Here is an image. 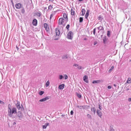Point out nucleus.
I'll list each match as a JSON object with an SVG mask.
<instances>
[{"label": "nucleus", "instance_id": "obj_50", "mask_svg": "<svg viewBox=\"0 0 131 131\" xmlns=\"http://www.w3.org/2000/svg\"><path fill=\"white\" fill-rule=\"evenodd\" d=\"M103 41H104V42H105V39H103Z\"/></svg>", "mask_w": 131, "mask_h": 131}, {"label": "nucleus", "instance_id": "obj_42", "mask_svg": "<svg viewBox=\"0 0 131 131\" xmlns=\"http://www.w3.org/2000/svg\"><path fill=\"white\" fill-rule=\"evenodd\" d=\"M73 113H74L73 111H71V115H73Z\"/></svg>", "mask_w": 131, "mask_h": 131}, {"label": "nucleus", "instance_id": "obj_20", "mask_svg": "<svg viewBox=\"0 0 131 131\" xmlns=\"http://www.w3.org/2000/svg\"><path fill=\"white\" fill-rule=\"evenodd\" d=\"M114 69V67L113 66L111 68V69L108 70V72L110 73H111V71Z\"/></svg>", "mask_w": 131, "mask_h": 131}, {"label": "nucleus", "instance_id": "obj_16", "mask_svg": "<svg viewBox=\"0 0 131 131\" xmlns=\"http://www.w3.org/2000/svg\"><path fill=\"white\" fill-rule=\"evenodd\" d=\"M81 12H82V16H84V14H85V9H82V11H81Z\"/></svg>", "mask_w": 131, "mask_h": 131}, {"label": "nucleus", "instance_id": "obj_2", "mask_svg": "<svg viewBox=\"0 0 131 131\" xmlns=\"http://www.w3.org/2000/svg\"><path fill=\"white\" fill-rule=\"evenodd\" d=\"M68 22L67 19H64L63 17H61L58 20V25H61V26H65L66 23Z\"/></svg>", "mask_w": 131, "mask_h": 131}, {"label": "nucleus", "instance_id": "obj_25", "mask_svg": "<svg viewBox=\"0 0 131 131\" xmlns=\"http://www.w3.org/2000/svg\"><path fill=\"white\" fill-rule=\"evenodd\" d=\"M43 94H45V92L43 91H41L39 93V94L40 95V96H42V95H43Z\"/></svg>", "mask_w": 131, "mask_h": 131}, {"label": "nucleus", "instance_id": "obj_19", "mask_svg": "<svg viewBox=\"0 0 131 131\" xmlns=\"http://www.w3.org/2000/svg\"><path fill=\"white\" fill-rule=\"evenodd\" d=\"M36 16H37V17H40L41 16V13H40V12H37L36 13Z\"/></svg>", "mask_w": 131, "mask_h": 131}, {"label": "nucleus", "instance_id": "obj_17", "mask_svg": "<svg viewBox=\"0 0 131 131\" xmlns=\"http://www.w3.org/2000/svg\"><path fill=\"white\" fill-rule=\"evenodd\" d=\"M49 125V123H46L42 126L43 128H47V127Z\"/></svg>", "mask_w": 131, "mask_h": 131}, {"label": "nucleus", "instance_id": "obj_23", "mask_svg": "<svg viewBox=\"0 0 131 131\" xmlns=\"http://www.w3.org/2000/svg\"><path fill=\"white\" fill-rule=\"evenodd\" d=\"M83 18L80 17L79 18V22H80V23H82V22H83Z\"/></svg>", "mask_w": 131, "mask_h": 131}, {"label": "nucleus", "instance_id": "obj_28", "mask_svg": "<svg viewBox=\"0 0 131 131\" xmlns=\"http://www.w3.org/2000/svg\"><path fill=\"white\" fill-rule=\"evenodd\" d=\"M93 34L94 35H96V28L94 29L93 30Z\"/></svg>", "mask_w": 131, "mask_h": 131}, {"label": "nucleus", "instance_id": "obj_12", "mask_svg": "<svg viewBox=\"0 0 131 131\" xmlns=\"http://www.w3.org/2000/svg\"><path fill=\"white\" fill-rule=\"evenodd\" d=\"M16 108H17L18 110H20V109H21V106H20V102L17 101L16 104Z\"/></svg>", "mask_w": 131, "mask_h": 131}, {"label": "nucleus", "instance_id": "obj_34", "mask_svg": "<svg viewBox=\"0 0 131 131\" xmlns=\"http://www.w3.org/2000/svg\"><path fill=\"white\" fill-rule=\"evenodd\" d=\"M93 111L94 112V114H96V108H95V107H93Z\"/></svg>", "mask_w": 131, "mask_h": 131}, {"label": "nucleus", "instance_id": "obj_26", "mask_svg": "<svg viewBox=\"0 0 131 131\" xmlns=\"http://www.w3.org/2000/svg\"><path fill=\"white\" fill-rule=\"evenodd\" d=\"M49 10H52L53 9V6L52 5H50L48 7Z\"/></svg>", "mask_w": 131, "mask_h": 131}, {"label": "nucleus", "instance_id": "obj_32", "mask_svg": "<svg viewBox=\"0 0 131 131\" xmlns=\"http://www.w3.org/2000/svg\"><path fill=\"white\" fill-rule=\"evenodd\" d=\"M64 76L65 79H68V76H67V75H64Z\"/></svg>", "mask_w": 131, "mask_h": 131}, {"label": "nucleus", "instance_id": "obj_8", "mask_svg": "<svg viewBox=\"0 0 131 131\" xmlns=\"http://www.w3.org/2000/svg\"><path fill=\"white\" fill-rule=\"evenodd\" d=\"M83 80H84V81L85 82H86V83H89V80H88V76L85 75V76L83 77Z\"/></svg>", "mask_w": 131, "mask_h": 131}, {"label": "nucleus", "instance_id": "obj_45", "mask_svg": "<svg viewBox=\"0 0 131 131\" xmlns=\"http://www.w3.org/2000/svg\"><path fill=\"white\" fill-rule=\"evenodd\" d=\"M128 101H129V102H130V101H131V98H128Z\"/></svg>", "mask_w": 131, "mask_h": 131}, {"label": "nucleus", "instance_id": "obj_27", "mask_svg": "<svg viewBox=\"0 0 131 131\" xmlns=\"http://www.w3.org/2000/svg\"><path fill=\"white\" fill-rule=\"evenodd\" d=\"M89 14H88V13H86L85 14V18H86V19H87L88 18V17H89Z\"/></svg>", "mask_w": 131, "mask_h": 131}, {"label": "nucleus", "instance_id": "obj_40", "mask_svg": "<svg viewBox=\"0 0 131 131\" xmlns=\"http://www.w3.org/2000/svg\"><path fill=\"white\" fill-rule=\"evenodd\" d=\"M73 66H75V67H78V64H74Z\"/></svg>", "mask_w": 131, "mask_h": 131}, {"label": "nucleus", "instance_id": "obj_41", "mask_svg": "<svg viewBox=\"0 0 131 131\" xmlns=\"http://www.w3.org/2000/svg\"><path fill=\"white\" fill-rule=\"evenodd\" d=\"M86 14H90V10H87Z\"/></svg>", "mask_w": 131, "mask_h": 131}, {"label": "nucleus", "instance_id": "obj_43", "mask_svg": "<svg viewBox=\"0 0 131 131\" xmlns=\"http://www.w3.org/2000/svg\"><path fill=\"white\" fill-rule=\"evenodd\" d=\"M111 86H110V85H108V86H107V88L109 89V90H110L111 89Z\"/></svg>", "mask_w": 131, "mask_h": 131}, {"label": "nucleus", "instance_id": "obj_6", "mask_svg": "<svg viewBox=\"0 0 131 131\" xmlns=\"http://www.w3.org/2000/svg\"><path fill=\"white\" fill-rule=\"evenodd\" d=\"M71 14L72 16H75V9L74 8H72L71 9Z\"/></svg>", "mask_w": 131, "mask_h": 131}, {"label": "nucleus", "instance_id": "obj_5", "mask_svg": "<svg viewBox=\"0 0 131 131\" xmlns=\"http://www.w3.org/2000/svg\"><path fill=\"white\" fill-rule=\"evenodd\" d=\"M44 28H45L46 31H50V27H49V25L47 23H45L43 24Z\"/></svg>", "mask_w": 131, "mask_h": 131}, {"label": "nucleus", "instance_id": "obj_36", "mask_svg": "<svg viewBox=\"0 0 131 131\" xmlns=\"http://www.w3.org/2000/svg\"><path fill=\"white\" fill-rule=\"evenodd\" d=\"M98 20H102V16H101V15H100V16L98 17Z\"/></svg>", "mask_w": 131, "mask_h": 131}, {"label": "nucleus", "instance_id": "obj_48", "mask_svg": "<svg viewBox=\"0 0 131 131\" xmlns=\"http://www.w3.org/2000/svg\"><path fill=\"white\" fill-rule=\"evenodd\" d=\"M84 40H88V39L86 38H84Z\"/></svg>", "mask_w": 131, "mask_h": 131}, {"label": "nucleus", "instance_id": "obj_18", "mask_svg": "<svg viewBox=\"0 0 131 131\" xmlns=\"http://www.w3.org/2000/svg\"><path fill=\"white\" fill-rule=\"evenodd\" d=\"M127 83H131V78H128L127 81H126Z\"/></svg>", "mask_w": 131, "mask_h": 131}, {"label": "nucleus", "instance_id": "obj_46", "mask_svg": "<svg viewBox=\"0 0 131 131\" xmlns=\"http://www.w3.org/2000/svg\"><path fill=\"white\" fill-rule=\"evenodd\" d=\"M96 45H97V42H95L94 43V46H96Z\"/></svg>", "mask_w": 131, "mask_h": 131}, {"label": "nucleus", "instance_id": "obj_9", "mask_svg": "<svg viewBox=\"0 0 131 131\" xmlns=\"http://www.w3.org/2000/svg\"><path fill=\"white\" fill-rule=\"evenodd\" d=\"M32 24L34 26H36V25H37V20L34 19L32 21Z\"/></svg>", "mask_w": 131, "mask_h": 131}, {"label": "nucleus", "instance_id": "obj_29", "mask_svg": "<svg viewBox=\"0 0 131 131\" xmlns=\"http://www.w3.org/2000/svg\"><path fill=\"white\" fill-rule=\"evenodd\" d=\"M78 68V69L79 70H80L81 69H82V67H80V66H78L77 67Z\"/></svg>", "mask_w": 131, "mask_h": 131}, {"label": "nucleus", "instance_id": "obj_38", "mask_svg": "<svg viewBox=\"0 0 131 131\" xmlns=\"http://www.w3.org/2000/svg\"><path fill=\"white\" fill-rule=\"evenodd\" d=\"M77 107H78V108H79V109H81V108H83V106H78Z\"/></svg>", "mask_w": 131, "mask_h": 131}, {"label": "nucleus", "instance_id": "obj_31", "mask_svg": "<svg viewBox=\"0 0 131 131\" xmlns=\"http://www.w3.org/2000/svg\"><path fill=\"white\" fill-rule=\"evenodd\" d=\"M107 36H108V37L110 36V31H107Z\"/></svg>", "mask_w": 131, "mask_h": 131}, {"label": "nucleus", "instance_id": "obj_11", "mask_svg": "<svg viewBox=\"0 0 131 131\" xmlns=\"http://www.w3.org/2000/svg\"><path fill=\"white\" fill-rule=\"evenodd\" d=\"M63 17L65 20H67V21H68V14L63 13Z\"/></svg>", "mask_w": 131, "mask_h": 131}, {"label": "nucleus", "instance_id": "obj_15", "mask_svg": "<svg viewBox=\"0 0 131 131\" xmlns=\"http://www.w3.org/2000/svg\"><path fill=\"white\" fill-rule=\"evenodd\" d=\"M101 82V80H94L93 81V83H100Z\"/></svg>", "mask_w": 131, "mask_h": 131}, {"label": "nucleus", "instance_id": "obj_22", "mask_svg": "<svg viewBox=\"0 0 131 131\" xmlns=\"http://www.w3.org/2000/svg\"><path fill=\"white\" fill-rule=\"evenodd\" d=\"M46 87L48 88L50 85V81H48L46 83Z\"/></svg>", "mask_w": 131, "mask_h": 131}, {"label": "nucleus", "instance_id": "obj_44", "mask_svg": "<svg viewBox=\"0 0 131 131\" xmlns=\"http://www.w3.org/2000/svg\"><path fill=\"white\" fill-rule=\"evenodd\" d=\"M99 108L100 110H102V108H101V105H99Z\"/></svg>", "mask_w": 131, "mask_h": 131}, {"label": "nucleus", "instance_id": "obj_1", "mask_svg": "<svg viewBox=\"0 0 131 131\" xmlns=\"http://www.w3.org/2000/svg\"><path fill=\"white\" fill-rule=\"evenodd\" d=\"M8 116L9 117H13V114H16L17 113V108L16 107H12L11 106V104H8Z\"/></svg>", "mask_w": 131, "mask_h": 131}, {"label": "nucleus", "instance_id": "obj_13", "mask_svg": "<svg viewBox=\"0 0 131 131\" xmlns=\"http://www.w3.org/2000/svg\"><path fill=\"white\" fill-rule=\"evenodd\" d=\"M21 7L22 5L20 3L15 5V7L16 8V9H21Z\"/></svg>", "mask_w": 131, "mask_h": 131}, {"label": "nucleus", "instance_id": "obj_24", "mask_svg": "<svg viewBox=\"0 0 131 131\" xmlns=\"http://www.w3.org/2000/svg\"><path fill=\"white\" fill-rule=\"evenodd\" d=\"M77 95V97H78V98H79V99H80V98H81V95L78 94V93H76Z\"/></svg>", "mask_w": 131, "mask_h": 131}, {"label": "nucleus", "instance_id": "obj_51", "mask_svg": "<svg viewBox=\"0 0 131 131\" xmlns=\"http://www.w3.org/2000/svg\"><path fill=\"white\" fill-rule=\"evenodd\" d=\"M52 1H54V0H52Z\"/></svg>", "mask_w": 131, "mask_h": 131}, {"label": "nucleus", "instance_id": "obj_49", "mask_svg": "<svg viewBox=\"0 0 131 131\" xmlns=\"http://www.w3.org/2000/svg\"><path fill=\"white\" fill-rule=\"evenodd\" d=\"M79 1V2H83V0H78Z\"/></svg>", "mask_w": 131, "mask_h": 131}, {"label": "nucleus", "instance_id": "obj_21", "mask_svg": "<svg viewBox=\"0 0 131 131\" xmlns=\"http://www.w3.org/2000/svg\"><path fill=\"white\" fill-rule=\"evenodd\" d=\"M98 28L99 30H103L104 29V28L102 26H99Z\"/></svg>", "mask_w": 131, "mask_h": 131}, {"label": "nucleus", "instance_id": "obj_37", "mask_svg": "<svg viewBox=\"0 0 131 131\" xmlns=\"http://www.w3.org/2000/svg\"><path fill=\"white\" fill-rule=\"evenodd\" d=\"M63 79V76L62 75H60L59 76V79Z\"/></svg>", "mask_w": 131, "mask_h": 131}, {"label": "nucleus", "instance_id": "obj_10", "mask_svg": "<svg viewBox=\"0 0 131 131\" xmlns=\"http://www.w3.org/2000/svg\"><path fill=\"white\" fill-rule=\"evenodd\" d=\"M96 113H97V115H98V116L99 117H100V118L102 117V112L101 111L97 110Z\"/></svg>", "mask_w": 131, "mask_h": 131}, {"label": "nucleus", "instance_id": "obj_30", "mask_svg": "<svg viewBox=\"0 0 131 131\" xmlns=\"http://www.w3.org/2000/svg\"><path fill=\"white\" fill-rule=\"evenodd\" d=\"M87 117H88V118H92V116L90 114H88Z\"/></svg>", "mask_w": 131, "mask_h": 131}, {"label": "nucleus", "instance_id": "obj_3", "mask_svg": "<svg viewBox=\"0 0 131 131\" xmlns=\"http://www.w3.org/2000/svg\"><path fill=\"white\" fill-rule=\"evenodd\" d=\"M73 36V33L71 31H70L67 35V38L68 39H72Z\"/></svg>", "mask_w": 131, "mask_h": 131}, {"label": "nucleus", "instance_id": "obj_35", "mask_svg": "<svg viewBox=\"0 0 131 131\" xmlns=\"http://www.w3.org/2000/svg\"><path fill=\"white\" fill-rule=\"evenodd\" d=\"M21 13L23 14H24L25 13V10L24 9L21 10Z\"/></svg>", "mask_w": 131, "mask_h": 131}, {"label": "nucleus", "instance_id": "obj_33", "mask_svg": "<svg viewBox=\"0 0 131 131\" xmlns=\"http://www.w3.org/2000/svg\"><path fill=\"white\" fill-rule=\"evenodd\" d=\"M70 27V25H68L66 26L67 29H69Z\"/></svg>", "mask_w": 131, "mask_h": 131}, {"label": "nucleus", "instance_id": "obj_7", "mask_svg": "<svg viewBox=\"0 0 131 131\" xmlns=\"http://www.w3.org/2000/svg\"><path fill=\"white\" fill-rule=\"evenodd\" d=\"M49 99H50V97L47 96V97H45V98H44L42 99H40L39 100V102H45L46 101H47V100H49Z\"/></svg>", "mask_w": 131, "mask_h": 131}, {"label": "nucleus", "instance_id": "obj_14", "mask_svg": "<svg viewBox=\"0 0 131 131\" xmlns=\"http://www.w3.org/2000/svg\"><path fill=\"white\" fill-rule=\"evenodd\" d=\"M65 88V84H62L59 85L58 89L59 90H63Z\"/></svg>", "mask_w": 131, "mask_h": 131}, {"label": "nucleus", "instance_id": "obj_39", "mask_svg": "<svg viewBox=\"0 0 131 131\" xmlns=\"http://www.w3.org/2000/svg\"><path fill=\"white\" fill-rule=\"evenodd\" d=\"M0 104H5V102L2 100H0Z\"/></svg>", "mask_w": 131, "mask_h": 131}, {"label": "nucleus", "instance_id": "obj_47", "mask_svg": "<svg viewBox=\"0 0 131 131\" xmlns=\"http://www.w3.org/2000/svg\"><path fill=\"white\" fill-rule=\"evenodd\" d=\"M110 131H114V129H113L112 128H111V130Z\"/></svg>", "mask_w": 131, "mask_h": 131}, {"label": "nucleus", "instance_id": "obj_4", "mask_svg": "<svg viewBox=\"0 0 131 131\" xmlns=\"http://www.w3.org/2000/svg\"><path fill=\"white\" fill-rule=\"evenodd\" d=\"M55 33L56 37H59V36H60V34H61V33L60 32V30H59V29H55Z\"/></svg>", "mask_w": 131, "mask_h": 131}]
</instances>
